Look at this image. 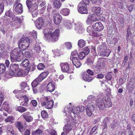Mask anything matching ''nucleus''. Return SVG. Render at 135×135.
<instances>
[{"label": "nucleus", "mask_w": 135, "mask_h": 135, "mask_svg": "<svg viewBox=\"0 0 135 135\" xmlns=\"http://www.w3.org/2000/svg\"><path fill=\"white\" fill-rule=\"evenodd\" d=\"M23 52L20 48H15L10 52V58L12 62H19L24 58Z\"/></svg>", "instance_id": "f257e3e1"}, {"label": "nucleus", "mask_w": 135, "mask_h": 135, "mask_svg": "<svg viewBox=\"0 0 135 135\" xmlns=\"http://www.w3.org/2000/svg\"><path fill=\"white\" fill-rule=\"evenodd\" d=\"M44 33L47 39H49L53 42H55L59 39L60 34V31L59 29H56L54 31H52L51 29H45L44 30Z\"/></svg>", "instance_id": "f03ea898"}, {"label": "nucleus", "mask_w": 135, "mask_h": 135, "mask_svg": "<svg viewBox=\"0 0 135 135\" xmlns=\"http://www.w3.org/2000/svg\"><path fill=\"white\" fill-rule=\"evenodd\" d=\"M104 103L103 100L101 98H98L95 101V105L100 109L103 110L104 109L105 106L108 107H111L112 106V103L110 98H108L105 99Z\"/></svg>", "instance_id": "7ed1b4c3"}, {"label": "nucleus", "mask_w": 135, "mask_h": 135, "mask_svg": "<svg viewBox=\"0 0 135 135\" xmlns=\"http://www.w3.org/2000/svg\"><path fill=\"white\" fill-rule=\"evenodd\" d=\"M41 103L42 106H45V107L50 109L53 106L54 102L49 97H45L41 98Z\"/></svg>", "instance_id": "20e7f679"}, {"label": "nucleus", "mask_w": 135, "mask_h": 135, "mask_svg": "<svg viewBox=\"0 0 135 135\" xmlns=\"http://www.w3.org/2000/svg\"><path fill=\"white\" fill-rule=\"evenodd\" d=\"M31 40L28 37H24L21 38L18 44L20 47L23 50L27 49L29 47Z\"/></svg>", "instance_id": "39448f33"}, {"label": "nucleus", "mask_w": 135, "mask_h": 135, "mask_svg": "<svg viewBox=\"0 0 135 135\" xmlns=\"http://www.w3.org/2000/svg\"><path fill=\"white\" fill-rule=\"evenodd\" d=\"M95 105L93 102L89 101L86 108V112L87 115L90 116L92 114V111L94 108Z\"/></svg>", "instance_id": "423d86ee"}, {"label": "nucleus", "mask_w": 135, "mask_h": 135, "mask_svg": "<svg viewBox=\"0 0 135 135\" xmlns=\"http://www.w3.org/2000/svg\"><path fill=\"white\" fill-rule=\"evenodd\" d=\"M38 7V6L37 4L35 3L32 4L28 9L29 11L31 13L33 17L36 16L38 15L37 10Z\"/></svg>", "instance_id": "0eeeda50"}, {"label": "nucleus", "mask_w": 135, "mask_h": 135, "mask_svg": "<svg viewBox=\"0 0 135 135\" xmlns=\"http://www.w3.org/2000/svg\"><path fill=\"white\" fill-rule=\"evenodd\" d=\"M78 12L81 14H86L88 13V9L86 6L84 5L82 2H80L78 6Z\"/></svg>", "instance_id": "6e6552de"}, {"label": "nucleus", "mask_w": 135, "mask_h": 135, "mask_svg": "<svg viewBox=\"0 0 135 135\" xmlns=\"http://www.w3.org/2000/svg\"><path fill=\"white\" fill-rule=\"evenodd\" d=\"M19 69V65L16 64H12L10 66V71L9 74L11 76H14L15 73Z\"/></svg>", "instance_id": "1a4fd4ad"}, {"label": "nucleus", "mask_w": 135, "mask_h": 135, "mask_svg": "<svg viewBox=\"0 0 135 135\" xmlns=\"http://www.w3.org/2000/svg\"><path fill=\"white\" fill-rule=\"evenodd\" d=\"M61 71L68 73H72V71L69 69L68 64L66 62H62L60 64Z\"/></svg>", "instance_id": "9d476101"}, {"label": "nucleus", "mask_w": 135, "mask_h": 135, "mask_svg": "<svg viewBox=\"0 0 135 135\" xmlns=\"http://www.w3.org/2000/svg\"><path fill=\"white\" fill-rule=\"evenodd\" d=\"M72 126L68 124L65 126L63 128L64 135H67V134L69 133V135H71L72 133L74 132V131L72 129Z\"/></svg>", "instance_id": "9b49d317"}, {"label": "nucleus", "mask_w": 135, "mask_h": 135, "mask_svg": "<svg viewBox=\"0 0 135 135\" xmlns=\"http://www.w3.org/2000/svg\"><path fill=\"white\" fill-rule=\"evenodd\" d=\"M74 28L75 31L80 33H83L84 31L81 23L79 22H77L74 23Z\"/></svg>", "instance_id": "f8f14e48"}, {"label": "nucleus", "mask_w": 135, "mask_h": 135, "mask_svg": "<svg viewBox=\"0 0 135 135\" xmlns=\"http://www.w3.org/2000/svg\"><path fill=\"white\" fill-rule=\"evenodd\" d=\"M106 46L103 47L99 52V54L100 55H103L107 57L110 55L111 51L108 49H106Z\"/></svg>", "instance_id": "ddd939ff"}, {"label": "nucleus", "mask_w": 135, "mask_h": 135, "mask_svg": "<svg viewBox=\"0 0 135 135\" xmlns=\"http://www.w3.org/2000/svg\"><path fill=\"white\" fill-rule=\"evenodd\" d=\"M93 28L94 31L99 32L103 29L104 26L101 22H98L93 24Z\"/></svg>", "instance_id": "4468645a"}, {"label": "nucleus", "mask_w": 135, "mask_h": 135, "mask_svg": "<svg viewBox=\"0 0 135 135\" xmlns=\"http://www.w3.org/2000/svg\"><path fill=\"white\" fill-rule=\"evenodd\" d=\"M94 29L92 26H88L87 29V31L89 33V35L91 36L97 37L99 36V35L98 33L93 31Z\"/></svg>", "instance_id": "2eb2a0df"}, {"label": "nucleus", "mask_w": 135, "mask_h": 135, "mask_svg": "<svg viewBox=\"0 0 135 135\" xmlns=\"http://www.w3.org/2000/svg\"><path fill=\"white\" fill-rule=\"evenodd\" d=\"M53 18L54 23L56 25H58L60 22L62 17L59 13H55L54 14Z\"/></svg>", "instance_id": "dca6fc26"}, {"label": "nucleus", "mask_w": 135, "mask_h": 135, "mask_svg": "<svg viewBox=\"0 0 135 135\" xmlns=\"http://www.w3.org/2000/svg\"><path fill=\"white\" fill-rule=\"evenodd\" d=\"M84 110V107L83 106H80L74 108L71 110V112L72 113L75 115V114L77 115Z\"/></svg>", "instance_id": "f3484780"}, {"label": "nucleus", "mask_w": 135, "mask_h": 135, "mask_svg": "<svg viewBox=\"0 0 135 135\" xmlns=\"http://www.w3.org/2000/svg\"><path fill=\"white\" fill-rule=\"evenodd\" d=\"M35 24L36 27L38 29H40L44 26L43 18L40 17L36 20Z\"/></svg>", "instance_id": "a211bd4d"}, {"label": "nucleus", "mask_w": 135, "mask_h": 135, "mask_svg": "<svg viewBox=\"0 0 135 135\" xmlns=\"http://www.w3.org/2000/svg\"><path fill=\"white\" fill-rule=\"evenodd\" d=\"M13 11L16 13H21L23 12L22 5L21 3L14 5Z\"/></svg>", "instance_id": "6ab92c4d"}, {"label": "nucleus", "mask_w": 135, "mask_h": 135, "mask_svg": "<svg viewBox=\"0 0 135 135\" xmlns=\"http://www.w3.org/2000/svg\"><path fill=\"white\" fill-rule=\"evenodd\" d=\"M22 116L25 120L28 122H30L33 120V118L30 115V113L26 112L23 113Z\"/></svg>", "instance_id": "aec40b11"}, {"label": "nucleus", "mask_w": 135, "mask_h": 135, "mask_svg": "<svg viewBox=\"0 0 135 135\" xmlns=\"http://www.w3.org/2000/svg\"><path fill=\"white\" fill-rule=\"evenodd\" d=\"M15 73L14 76L16 77H23L26 75L25 71L21 68H19Z\"/></svg>", "instance_id": "412c9836"}, {"label": "nucleus", "mask_w": 135, "mask_h": 135, "mask_svg": "<svg viewBox=\"0 0 135 135\" xmlns=\"http://www.w3.org/2000/svg\"><path fill=\"white\" fill-rule=\"evenodd\" d=\"M81 76L83 80L86 81L90 82L92 80L91 77L86 73H83Z\"/></svg>", "instance_id": "4be33fe9"}, {"label": "nucleus", "mask_w": 135, "mask_h": 135, "mask_svg": "<svg viewBox=\"0 0 135 135\" xmlns=\"http://www.w3.org/2000/svg\"><path fill=\"white\" fill-rule=\"evenodd\" d=\"M104 65L103 64L101 63L100 65H98L96 66L94 65L93 68L94 70V72L96 73H97L100 71V70L103 68Z\"/></svg>", "instance_id": "5701e85b"}, {"label": "nucleus", "mask_w": 135, "mask_h": 135, "mask_svg": "<svg viewBox=\"0 0 135 135\" xmlns=\"http://www.w3.org/2000/svg\"><path fill=\"white\" fill-rule=\"evenodd\" d=\"M26 92V90L25 89H22L20 90H15L13 91V93L16 94V97L17 98L18 96H20V95H22V94L23 93H25Z\"/></svg>", "instance_id": "b1692460"}, {"label": "nucleus", "mask_w": 135, "mask_h": 135, "mask_svg": "<svg viewBox=\"0 0 135 135\" xmlns=\"http://www.w3.org/2000/svg\"><path fill=\"white\" fill-rule=\"evenodd\" d=\"M41 43H36L33 47V50L37 53H40L41 51Z\"/></svg>", "instance_id": "393cba45"}, {"label": "nucleus", "mask_w": 135, "mask_h": 135, "mask_svg": "<svg viewBox=\"0 0 135 135\" xmlns=\"http://www.w3.org/2000/svg\"><path fill=\"white\" fill-rule=\"evenodd\" d=\"M55 86L52 83L49 82L47 84V88L48 91L52 92L55 90Z\"/></svg>", "instance_id": "a878e982"}, {"label": "nucleus", "mask_w": 135, "mask_h": 135, "mask_svg": "<svg viewBox=\"0 0 135 135\" xmlns=\"http://www.w3.org/2000/svg\"><path fill=\"white\" fill-rule=\"evenodd\" d=\"M61 4L60 0H54L53 1L54 7L56 9L60 8Z\"/></svg>", "instance_id": "bb28decb"}, {"label": "nucleus", "mask_w": 135, "mask_h": 135, "mask_svg": "<svg viewBox=\"0 0 135 135\" xmlns=\"http://www.w3.org/2000/svg\"><path fill=\"white\" fill-rule=\"evenodd\" d=\"M70 10L66 8L61 9L60 11V13L65 16L68 15L70 13Z\"/></svg>", "instance_id": "cd10ccee"}, {"label": "nucleus", "mask_w": 135, "mask_h": 135, "mask_svg": "<svg viewBox=\"0 0 135 135\" xmlns=\"http://www.w3.org/2000/svg\"><path fill=\"white\" fill-rule=\"evenodd\" d=\"M71 60L73 65L76 68H79L81 66V64L78 58L75 59H73Z\"/></svg>", "instance_id": "c85d7f7f"}, {"label": "nucleus", "mask_w": 135, "mask_h": 135, "mask_svg": "<svg viewBox=\"0 0 135 135\" xmlns=\"http://www.w3.org/2000/svg\"><path fill=\"white\" fill-rule=\"evenodd\" d=\"M21 88L22 89L26 90H29L30 89L29 87L27 85L26 81H23L21 84Z\"/></svg>", "instance_id": "c756f323"}, {"label": "nucleus", "mask_w": 135, "mask_h": 135, "mask_svg": "<svg viewBox=\"0 0 135 135\" xmlns=\"http://www.w3.org/2000/svg\"><path fill=\"white\" fill-rule=\"evenodd\" d=\"M89 16H90L91 20L93 21H96L100 19V18L96 13L93 14L91 15H89Z\"/></svg>", "instance_id": "7c9ffc66"}, {"label": "nucleus", "mask_w": 135, "mask_h": 135, "mask_svg": "<svg viewBox=\"0 0 135 135\" xmlns=\"http://www.w3.org/2000/svg\"><path fill=\"white\" fill-rule=\"evenodd\" d=\"M64 112L66 114V116L70 115L71 113V109L70 106H68L66 107H65L64 108ZM65 116L66 115H65Z\"/></svg>", "instance_id": "2f4dec72"}, {"label": "nucleus", "mask_w": 135, "mask_h": 135, "mask_svg": "<svg viewBox=\"0 0 135 135\" xmlns=\"http://www.w3.org/2000/svg\"><path fill=\"white\" fill-rule=\"evenodd\" d=\"M64 24L65 26L68 29H70L73 27V24L70 21H65Z\"/></svg>", "instance_id": "473e14b6"}, {"label": "nucleus", "mask_w": 135, "mask_h": 135, "mask_svg": "<svg viewBox=\"0 0 135 135\" xmlns=\"http://www.w3.org/2000/svg\"><path fill=\"white\" fill-rule=\"evenodd\" d=\"M16 126H17L18 130L21 132H22L24 130V129L23 127L22 126L20 122L18 121L16 124Z\"/></svg>", "instance_id": "72a5a7b5"}, {"label": "nucleus", "mask_w": 135, "mask_h": 135, "mask_svg": "<svg viewBox=\"0 0 135 135\" xmlns=\"http://www.w3.org/2000/svg\"><path fill=\"white\" fill-rule=\"evenodd\" d=\"M17 98L20 100H23V102H28L29 100L28 97L26 95L22 96L20 95V96L17 97Z\"/></svg>", "instance_id": "f704fd0d"}, {"label": "nucleus", "mask_w": 135, "mask_h": 135, "mask_svg": "<svg viewBox=\"0 0 135 135\" xmlns=\"http://www.w3.org/2000/svg\"><path fill=\"white\" fill-rule=\"evenodd\" d=\"M9 108V107L7 102L5 101L3 103L1 108L0 109V111H2L3 110H6V109H7Z\"/></svg>", "instance_id": "c9c22d12"}, {"label": "nucleus", "mask_w": 135, "mask_h": 135, "mask_svg": "<svg viewBox=\"0 0 135 135\" xmlns=\"http://www.w3.org/2000/svg\"><path fill=\"white\" fill-rule=\"evenodd\" d=\"M86 42L82 39L80 40L78 42V45L80 48H82L85 45Z\"/></svg>", "instance_id": "e433bc0d"}, {"label": "nucleus", "mask_w": 135, "mask_h": 135, "mask_svg": "<svg viewBox=\"0 0 135 135\" xmlns=\"http://www.w3.org/2000/svg\"><path fill=\"white\" fill-rule=\"evenodd\" d=\"M4 121L6 123H13L15 121V118L12 116H9L5 119Z\"/></svg>", "instance_id": "4c0bfd02"}, {"label": "nucleus", "mask_w": 135, "mask_h": 135, "mask_svg": "<svg viewBox=\"0 0 135 135\" xmlns=\"http://www.w3.org/2000/svg\"><path fill=\"white\" fill-rule=\"evenodd\" d=\"M15 109L16 110L18 111L21 113L26 111L27 110L26 108L21 106L16 107H15Z\"/></svg>", "instance_id": "58836bf2"}, {"label": "nucleus", "mask_w": 135, "mask_h": 135, "mask_svg": "<svg viewBox=\"0 0 135 135\" xmlns=\"http://www.w3.org/2000/svg\"><path fill=\"white\" fill-rule=\"evenodd\" d=\"M12 20L14 21H17V22L19 23H21V18H18L17 17L15 16L14 14L11 17Z\"/></svg>", "instance_id": "ea45409f"}, {"label": "nucleus", "mask_w": 135, "mask_h": 135, "mask_svg": "<svg viewBox=\"0 0 135 135\" xmlns=\"http://www.w3.org/2000/svg\"><path fill=\"white\" fill-rule=\"evenodd\" d=\"M92 12L97 13H99L101 12V8L100 7H93L92 9Z\"/></svg>", "instance_id": "a19ab883"}, {"label": "nucleus", "mask_w": 135, "mask_h": 135, "mask_svg": "<svg viewBox=\"0 0 135 135\" xmlns=\"http://www.w3.org/2000/svg\"><path fill=\"white\" fill-rule=\"evenodd\" d=\"M21 64L24 67H26L29 65V62L27 59H26L23 61Z\"/></svg>", "instance_id": "79ce46f5"}, {"label": "nucleus", "mask_w": 135, "mask_h": 135, "mask_svg": "<svg viewBox=\"0 0 135 135\" xmlns=\"http://www.w3.org/2000/svg\"><path fill=\"white\" fill-rule=\"evenodd\" d=\"M42 131L39 129H37L35 131L32 132V135L35 134L36 135H42Z\"/></svg>", "instance_id": "37998d69"}, {"label": "nucleus", "mask_w": 135, "mask_h": 135, "mask_svg": "<svg viewBox=\"0 0 135 135\" xmlns=\"http://www.w3.org/2000/svg\"><path fill=\"white\" fill-rule=\"evenodd\" d=\"M7 129L8 131L10 132L12 134H14L15 132L13 131V128L12 126H8L7 127Z\"/></svg>", "instance_id": "c03bdc74"}, {"label": "nucleus", "mask_w": 135, "mask_h": 135, "mask_svg": "<svg viewBox=\"0 0 135 135\" xmlns=\"http://www.w3.org/2000/svg\"><path fill=\"white\" fill-rule=\"evenodd\" d=\"M5 70V66L3 64H0V74L4 72Z\"/></svg>", "instance_id": "a18cd8bd"}, {"label": "nucleus", "mask_w": 135, "mask_h": 135, "mask_svg": "<svg viewBox=\"0 0 135 135\" xmlns=\"http://www.w3.org/2000/svg\"><path fill=\"white\" fill-rule=\"evenodd\" d=\"M41 115L42 117L46 118L48 117V115L47 112L45 110H43L41 112Z\"/></svg>", "instance_id": "49530a36"}, {"label": "nucleus", "mask_w": 135, "mask_h": 135, "mask_svg": "<svg viewBox=\"0 0 135 135\" xmlns=\"http://www.w3.org/2000/svg\"><path fill=\"white\" fill-rule=\"evenodd\" d=\"M48 74L49 73L47 71L44 72L42 73L40 75L44 79L47 76Z\"/></svg>", "instance_id": "de8ad7c7"}, {"label": "nucleus", "mask_w": 135, "mask_h": 135, "mask_svg": "<svg viewBox=\"0 0 135 135\" xmlns=\"http://www.w3.org/2000/svg\"><path fill=\"white\" fill-rule=\"evenodd\" d=\"M39 83L36 79L33 80L31 83L32 87L33 88L36 87L39 84Z\"/></svg>", "instance_id": "09e8293b"}, {"label": "nucleus", "mask_w": 135, "mask_h": 135, "mask_svg": "<svg viewBox=\"0 0 135 135\" xmlns=\"http://www.w3.org/2000/svg\"><path fill=\"white\" fill-rule=\"evenodd\" d=\"M14 14L10 10L6 12L5 13V15L8 17H11Z\"/></svg>", "instance_id": "8fccbe9b"}, {"label": "nucleus", "mask_w": 135, "mask_h": 135, "mask_svg": "<svg viewBox=\"0 0 135 135\" xmlns=\"http://www.w3.org/2000/svg\"><path fill=\"white\" fill-rule=\"evenodd\" d=\"M86 55L85 54L84 52L82 51L80 53H79V55L78 56L80 59L81 60L84 58Z\"/></svg>", "instance_id": "3c124183"}, {"label": "nucleus", "mask_w": 135, "mask_h": 135, "mask_svg": "<svg viewBox=\"0 0 135 135\" xmlns=\"http://www.w3.org/2000/svg\"><path fill=\"white\" fill-rule=\"evenodd\" d=\"M66 48L68 49H70L72 47V44L70 42H67L64 44Z\"/></svg>", "instance_id": "603ef678"}, {"label": "nucleus", "mask_w": 135, "mask_h": 135, "mask_svg": "<svg viewBox=\"0 0 135 135\" xmlns=\"http://www.w3.org/2000/svg\"><path fill=\"white\" fill-rule=\"evenodd\" d=\"M92 20H91L90 16H89L87 17V18L86 20V23L89 25L91 24L92 23Z\"/></svg>", "instance_id": "864d4df0"}, {"label": "nucleus", "mask_w": 135, "mask_h": 135, "mask_svg": "<svg viewBox=\"0 0 135 135\" xmlns=\"http://www.w3.org/2000/svg\"><path fill=\"white\" fill-rule=\"evenodd\" d=\"M37 68L39 70H42L44 69L45 67L42 63H40L37 65Z\"/></svg>", "instance_id": "5fc2aeb1"}, {"label": "nucleus", "mask_w": 135, "mask_h": 135, "mask_svg": "<svg viewBox=\"0 0 135 135\" xmlns=\"http://www.w3.org/2000/svg\"><path fill=\"white\" fill-rule=\"evenodd\" d=\"M82 51L84 52L86 55H87L90 52V50L87 47H86L84 48Z\"/></svg>", "instance_id": "6e6d98bb"}, {"label": "nucleus", "mask_w": 135, "mask_h": 135, "mask_svg": "<svg viewBox=\"0 0 135 135\" xmlns=\"http://www.w3.org/2000/svg\"><path fill=\"white\" fill-rule=\"evenodd\" d=\"M4 99V96L2 92H0V107Z\"/></svg>", "instance_id": "4d7b16f0"}, {"label": "nucleus", "mask_w": 135, "mask_h": 135, "mask_svg": "<svg viewBox=\"0 0 135 135\" xmlns=\"http://www.w3.org/2000/svg\"><path fill=\"white\" fill-rule=\"evenodd\" d=\"M124 19L122 18H120L119 19V23L122 26H124Z\"/></svg>", "instance_id": "13d9d810"}, {"label": "nucleus", "mask_w": 135, "mask_h": 135, "mask_svg": "<svg viewBox=\"0 0 135 135\" xmlns=\"http://www.w3.org/2000/svg\"><path fill=\"white\" fill-rule=\"evenodd\" d=\"M49 131V133L51 135H57L56 131L54 129H52L49 130L47 131V132Z\"/></svg>", "instance_id": "bf43d9fd"}, {"label": "nucleus", "mask_w": 135, "mask_h": 135, "mask_svg": "<svg viewBox=\"0 0 135 135\" xmlns=\"http://www.w3.org/2000/svg\"><path fill=\"white\" fill-rule=\"evenodd\" d=\"M95 99V97L93 95H90L87 98V100H94Z\"/></svg>", "instance_id": "052dcab7"}, {"label": "nucleus", "mask_w": 135, "mask_h": 135, "mask_svg": "<svg viewBox=\"0 0 135 135\" xmlns=\"http://www.w3.org/2000/svg\"><path fill=\"white\" fill-rule=\"evenodd\" d=\"M31 34L34 39H36L37 38V33L35 31H33L31 33Z\"/></svg>", "instance_id": "680f3d73"}, {"label": "nucleus", "mask_w": 135, "mask_h": 135, "mask_svg": "<svg viewBox=\"0 0 135 135\" xmlns=\"http://www.w3.org/2000/svg\"><path fill=\"white\" fill-rule=\"evenodd\" d=\"M135 84V80L133 79H132L130 81L128 85L129 86H133V85Z\"/></svg>", "instance_id": "e2e57ef3"}, {"label": "nucleus", "mask_w": 135, "mask_h": 135, "mask_svg": "<svg viewBox=\"0 0 135 135\" xmlns=\"http://www.w3.org/2000/svg\"><path fill=\"white\" fill-rule=\"evenodd\" d=\"M26 3L28 9H29L31 6V5L32 4V2L30 0H27L26 1Z\"/></svg>", "instance_id": "0e129e2a"}, {"label": "nucleus", "mask_w": 135, "mask_h": 135, "mask_svg": "<svg viewBox=\"0 0 135 135\" xmlns=\"http://www.w3.org/2000/svg\"><path fill=\"white\" fill-rule=\"evenodd\" d=\"M82 3L84 4V5L86 6L88 5L89 3V0H83Z\"/></svg>", "instance_id": "69168bd1"}, {"label": "nucleus", "mask_w": 135, "mask_h": 135, "mask_svg": "<svg viewBox=\"0 0 135 135\" xmlns=\"http://www.w3.org/2000/svg\"><path fill=\"white\" fill-rule=\"evenodd\" d=\"M127 87V89L129 92L132 91L134 89V86H129V85H128Z\"/></svg>", "instance_id": "338daca9"}, {"label": "nucleus", "mask_w": 135, "mask_h": 135, "mask_svg": "<svg viewBox=\"0 0 135 135\" xmlns=\"http://www.w3.org/2000/svg\"><path fill=\"white\" fill-rule=\"evenodd\" d=\"M31 103L34 107L36 106L37 104V101L35 100H32L31 102Z\"/></svg>", "instance_id": "774afa93"}]
</instances>
